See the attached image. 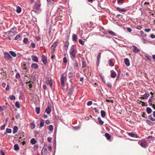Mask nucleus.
Instances as JSON below:
<instances>
[{
  "mask_svg": "<svg viewBox=\"0 0 155 155\" xmlns=\"http://www.w3.org/2000/svg\"><path fill=\"white\" fill-rule=\"evenodd\" d=\"M76 47L75 45H73L71 47L69 52L71 57L73 60L75 58V55L77 53L76 49L74 48H75Z\"/></svg>",
  "mask_w": 155,
  "mask_h": 155,
  "instance_id": "1",
  "label": "nucleus"
},
{
  "mask_svg": "<svg viewBox=\"0 0 155 155\" xmlns=\"http://www.w3.org/2000/svg\"><path fill=\"white\" fill-rule=\"evenodd\" d=\"M67 74L64 73H63L61 77V83L62 87H64L65 86V82L67 81Z\"/></svg>",
  "mask_w": 155,
  "mask_h": 155,
  "instance_id": "2",
  "label": "nucleus"
},
{
  "mask_svg": "<svg viewBox=\"0 0 155 155\" xmlns=\"http://www.w3.org/2000/svg\"><path fill=\"white\" fill-rule=\"evenodd\" d=\"M138 143L141 147L144 148L147 147L148 146V143L145 141L142 140H140L138 142Z\"/></svg>",
  "mask_w": 155,
  "mask_h": 155,
  "instance_id": "3",
  "label": "nucleus"
},
{
  "mask_svg": "<svg viewBox=\"0 0 155 155\" xmlns=\"http://www.w3.org/2000/svg\"><path fill=\"white\" fill-rule=\"evenodd\" d=\"M5 58L7 60H10L12 58V56L8 52H5L4 53Z\"/></svg>",
  "mask_w": 155,
  "mask_h": 155,
  "instance_id": "4",
  "label": "nucleus"
},
{
  "mask_svg": "<svg viewBox=\"0 0 155 155\" xmlns=\"http://www.w3.org/2000/svg\"><path fill=\"white\" fill-rule=\"evenodd\" d=\"M57 44L58 42L57 41H55L52 43L51 47L52 52H53L55 50V48L57 46Z\"/></svg>",
  "mask_w": 155,
  "mask_h": 155,
  "instance_id": "5",
  "label": "nucleus"
},
{
  "mask_svg": "<svg viewBox=\"0 0 155 155\" xmlns=\"http://www.w3.org/2000/svg\"><path fill=\"white\" fill-rule=\"evenodd\" d=\"M41 60L43 63L46 65L47 64V58L44 55H42L41 58Z\"/></svg>",
  "mask_w": 155,
  "mask_h": 155,
  "instance_id": "6",
  "label": "nucleus"
},
{
  "mask_svg": "<svg viewBox=\"0 0 155 155\" xmlns=\"http://www.w3.org/2000/svg\"><path fill=\"white\" fill-rule=\"evenodd\" d=\"M74 86H72L71 88L69 90L68 92V95L70 96H71L72 94L74 89Z\"/></svg>",
  "mask_w": 155,
  "mask_h": 155,
  "instance_id": "7",
  "label": "nucleus"
},
{
  "mask_svg": "<svg viewBox=\"0 0 155 155\" xmlns=\"http://www.w3.org/2000/svg\"><path fill=\"white\" fill-rule=\"evenodd\" d=\"M117 75L116 73L113 70L110 71V76L112 78H115Z\"/></svg>",
  "mask_w": 155,
  "mask_h": 155,
  "instance_id": "8",
  "label": "nucleus"
},
{
  "mask_svg": "<svg viewBox=\"0 0 155 155\" xmlns=\"http://www.w3.org/2000/svg\"><path fill=\"white\" fill-rule=\"evenodd\" d=\"M31 58L32 60L34 62H38V58L36 56H31Z\"/></svg>",
  "mask_w": 155,
  "mask_h": 155,
  "instance_id": "9",
  "label": "nucleus"
},
{
  "mask_svg": "<svg viewBox=\"0 0 155 155\" xmlns=\"http://www.w3.org/2000/svg\"><path fill=\"white\" fill-rule=\"evenodd\" d=\"M128 135L131 137L136 138L137 137V135L136 134H134L133 132L129 133H128Z\"/></svg>",
  "mask_w": 155,
  "mask_h": 155,
  "instance_id": "10",
  "label": "nucleus"
},
{
  "mask_svg": "<svg viewBox=\"0 0 155 155\" xmlns=\"http://www.w3.org/2000/svg\"><path fill=\"white\" fill-rule=\"evenodd\" d=\"M132 46L134 47L133 51L134 52H138L140 51L139 49L136 46L134 45H133Z\"/></svg>",
  "mask_w": 155,
  "mask_h": 155,
  "instance_id": "11",
  "label": "nucleus"
},
{
  "mask_svg": "<svg viewBox=\"0 0 155 155\" xmlns=\"http://www.w3.org/2000/svg\"><path fill=\"white\" fill-rule=\"evenodd\" d=\"M40 5H41L40 4H35L33 6V8L37 10L39 8Z\"/></svg>",
  "mask_w": 155,
  "mask_h": 155,
  "instance_id": "12",
  "label": "nucleus"
},
{
  "mask_svg": "<svg viewBox=\"0 0 155 155\" xmlns=\"http://www.w3.org/2000/svg\"><path fill=\"white\" fill-rule=\"evenodd\" d=\"M124 63L127 66H129L130 65V62L128 58H126L124 59Z\"/></svg>",
  "mask_w": 155,
  "mask_h": 155,
  "instance_id": "13",
  "label": "nucleus"
},
{
  "mask_svg": "<svg viewBox=\"0 0 155 155\" xmlns=\"http://www.w3.org/2000/svg\"><path fill=\"white\" fill-rule=\"evenodd\" d=\"M17 29L16 28H12L10 31H9V34L10 33H13L14 34L16 31Z\"/></svg>",
  "mask_w": 155,
  "mask_h": 155,
  "instance_id": "14",
  "label": "nucleus"
},
{
  "mask_svg": "<svg viewBox=\"0 0 155 155\" xmlns=\"http://www.w3.org/2000/svg\"><path fill=\"white\" fill-rule=\"evenodd\" d=\"M31 67L32 68H33L34 69H37L38 68V65L36 64L33 63L31 65Z\"/></svg>",
  "mask_w": 155,
  "mask_h": 155,
  "instance_id": "15",
  "label": "nucleus"
},
{
  "mask_svg": "<svg viewBox=\"0 0 155 155\" xmlns=\"http://www.w3.org/2000/svg\"><path fill=\"white\" fill-rule=\"evenodd\" d=\"M46 83L48 85H50L51 87L52 86V82L51 80H47L46 81Z\"/></svg>",
  "mask_w": 155,
  "mask_h": 155,
  "instance_id": "16",
  "label": "nucleus"
},
{
  "mask_svg": "<svg viewBox=\"0 0 155 155\" xmlns=\"http://www.w3.org/2000/svg\"><path fill=\"white\" fill-rule=\"evenodd\" d=\"M149 96V94L148 93H145L143 95V97H140V98L141 99H146L148 98Z\"/></svg>",
  "mask_w": 155,
  "mask_h": 155,
  "instance_id": "17",
  "label": "nucleus"
},
{
  "mask_svg": "<svg viewBox=\"0 0 155 155\" xmlns=\"http://www.w3.org/2000/svg\"><path fill=\"white\" fill-rule=\"evenodd\" d=\"M116 9L118 11H119L121 12H125L127 11V10L124 8H121L118 7H117L116 8Z\"/></svg>",
  "mask_w": 155,
  "mask_h": 155,
  "instance_id": "18",
  "label": "nucleus"
},
{
  "mask_svg": "<svg viewBox=\"0 0 155 155\" xmlns=\"http://www.w3.org/2000/svg\"><path fill=\"white\" fill-rule=\"evenodd\" d=\"M108 64L109 66L110 67H113L114 65V63L113 62L112 59H110L108 61Z\"/></svg>",
  "mask_w": 155,
  "mask_h": 155,
  "instance_id": "19",
  "label": "nucleus"
},
{
  "mask_svg": "<svg viewBox=\"0 0 155 155\" xmlns=\"http://www.w3.org/2000/svg\"><path fill=\"white\" fill-rule=\"evenodd\" d=\"M45 112L48 114H49L51 112V109L50 107H48L45 109Z\"/></svg>",
  "mask_w": 155,
  "mask_h": 155,
  "instance_id": "20",
  "label": "nucleus"
},
{
  "mask_svg": "<svg viewBox=\"0 0 155 155\" xmlns=\"http://www.w3.org/2000/svg\"><path fill=\"white\" fill-rule=\"evenodd\" d=\"M72 38L73 41H76L77 38V36L75 34H73L72 35Z\"/></svg>",
  "mask_w": 155,
  "mask_h": 155,
  "instance_id": "21",
  "label": "nucleus"
},
{
  "mask_svg": "<svg viewBox=\"0 0 155 155\" xmlns=\"http://www.w3.org/2000/svg\"><path fill=\"white\" fill-rule=\"evenodd\" d=\"M105 136L107 140H110L111 139V136L109 134L106 133L105 134Z\"/></svg>",
  "mask_w": 155,
  "mask_h": 155,
  "instance_id": "22",
  "label": "nucleus"
},
{
  "mask_svg": "<svg viewBox=\"0 0 155 155\" xmlns=\"http://www.w3.org/2000/svg\"><path fill=\"white\" fill-rule=\"evenodd\" d=\"M101 115L103 117H104L106 115L105 112L104 110H101Z\"/></svg>",
  "mask_w": 155,
  "mask_h": 155,
  "instance_id": "23",
  "label": "nucleus"
},
{
  "mask_svg": "<svg viewBox=\"0 0 155 155\" xmlns=\"http://www.w3.org/2000/svg\"><path fill=\"white\" fill-rule=\"evenodd\" d=\"M18 130V128L17 126H15L13 128V134H15L17 132Z\"/></svg>",
  "mask_w": 155,
  "mask_h": 155,
  "instance_id": "24",
  "label": "nucleus"
},
{
  "mask_svg": "<svg viewBox=\"0 0 155 155\" xmlns=\"http://www.w3.org/2000/svg\"><path fill=\"white\" fill-rule=\"evenodd\" d=\"M21 8L20 7L18 6L17 7V9L16 10V12L17 13H19L21 12Z\"/></svg>",
  "mask_w": 155,
  "mask_h": 155,
  "instance_id": "25",
  "label": "nucleus"
},
{
  "mask_svg": "<svg viewBox=\"0 0 155 155\" xmlns=\"http://www.w3.org/2000/svg\"><path fill=\"white\" fill-rule=\"evenodd\" d=\"M97 120H98V121L99 124H100L101 125L103 124L104 122L102 120H101V118L100 117H98L97 118Z\"/></svg>",
  "mask_w": 155,
  "mask_h": 155,
  "instance_id": "26",
  "label": "nucleus"
},
{
  "mask_svg": "<svg viewBox=\"0 0 155 155\" xmlns=\"http://www.w3.org/2000/svg\"><path fill=\"white\" fill-rule=\"evenodd\" d=\"M146 111L148 114H150L151 113L152 110L150 107H147L146 108Z\"/></svg>",
  "mask_w": 155,
  "mask_h": 155,
  "instance_id": "27",
  "label": "nucleus"
},
{
  "mask_svg": "<svg viewBox=\"0 0 155 155\" xmlns=\"http://www.w3.org/2000/svg\"><path fill=\"white\" fill-rule=\"evenodd\" d=\"M14 149L15 150H19V147L18 144H15L14 146Z\"/></svg>",
  "mask_w": 155,
  "mask_h": 155,
  "instance_id": "28",
  "label": "nucleus"
},
{
  "mask_svg": "<svg viewBox=\"0 0 155 155\" xmlns=\"http://www.w3.org/2000/svg\"><path fill=\"white\" fill-rule=\"evenodd\" d=\"M99 74L103 82L104 83H105V81L104 78V76L102 74V73H100Z\"/></svg>",
  "mask_w": 155,
  "mask_h": 155,
  "instance_id": "29",
  "label": "nucleus"
},
{
  "mask_svg": "<svg viewBox=\"0 0 155 155\" xmlns=\"http://www.w3.org/2000/svg\"><path fill=\"white\" fill-rule=\"evenodd\" d=\"M9 53L10 54L14 57H15L16 56V53L12 51H10Z\"/></svg>",
  "mask_w": 155,
  "mask_h": 155,
  "instance_id": "30",
  "label": "nucleus"
},
{
  "mask_svg": "<svg viewBox=\"0 0 155 155\" xmlns=\"http://www.w3.org/2000/svg\"><path fill=\"white\" fill-rule=\"evenodd\" d=\"M30 142L32 144H35L36 143V140L34 138H32L30 140Z\"/></svg>",
  "mask_w": 155,
  "mask_h": 155,
  "instance_id": "31",
  "label": "nucleus"
},
{
  "mask_svg": "<svg viewBox=\"0 0 155 155\" xmlns=\"http://www.w3.org/2000/svg\"><path fill=\"white\" fill-rule=\"evenodd\" d=\"M40 108L39 107H36L35 108V111L38 114L40 113Z\"/></svg>",
  "mask_w": 155,
  "mask_h": 155,
  "instance_id": "32",
  "label": "nucleus"
},
{
  "mask_svg": "<svg viewBox=\"0 0 155 155\" xmlns=\"http://www.w3.org/2000/svg\"><path fill=\"white\" fill-rule=\"evenodd\" d=\"M86 66V62L85 61H82V67L84 68Z\"/></svg>",
  "mask_w": 155,
  "mask_h": 155,
  "instance_id": "33",
  "label": "nucleus"
},
{
  "mask_svg": "<svg viewBox=\"0 0 155 155\" xmlns=\"http://www.w3.org/2000/svg\"><path fill=\"white\" fill-rule=\"evenodd\" d=\"M30 128L32 129V130L33 129H34L35 128V124L33 123H31L30 124Z\"/></svg>",
  "mask_w": 155,
  "mask_h": 155,
  "instance_id": "34",
  "label": "nucleus"
},
{
  "mask_svg": "<svg viewBox=\"0 0 155 155\" xmlns=\"http://www.w3.org/2000/svg\"><path fill=\"white\" fill-rule=\"evenodd\" d=\"M44 120L43 119H42L41 120L40 123V127H42L44 126Z\"/></svg>",
  "mask_w": 155,
  "mask_h": 155,
  "instance_id": "35",
  "label": "nucleus"
},
{
  "mask_svg": "<svg viewBox=\"0 0 155 155\" xmlns=\"http://www.w3.org/2000/svg\"><path fill=\"white\" fill-rule=\"evenodd\" d=\"M69 44V42L68 41H66L64 44V46L67 47L65 49L66 50H67L68 49Z\"/></svg>",
  "mask_w": 155,
  "mask_h": 155,
  "instance_id": "36",
  "label": "nucleus"
},
{
  "mask_svg": "<svg viewBox=\"0 0 155 155\" xmlns=\"http://www.w3.org/2000/svg\"><path fill=\"white\" fill-rule=\"evenodd\" d=\"M108 32L111 35L114 36H115L116 35L115 33L112 31H108Z\"/></svg>",
  "mask_w": 155,
  "mask_h": 155,
  "instance_id": "37",
  "label": "nucleus"
},
{
  "mask_svg": "<svg viewBox=\"0 0 155 155\" xmlns=\"http://www.w3.org/2000/svg\"><path fill=\"white\" fill-rule=\"evenodd\" d=\"M9 98L11 100H14L15 99V97L14 95H10Z\"/></svg>",
  "mask_w": 155,
  "mask_h": 155,
  "instance_id": "38",
  "label": "nucleus"
},
{
  "mask_svg": "<svg viewBox=\"0 0 155 155\" xmlns=\"http://www.w3.org/2000/svg\"><path fill=\"white\" fill-rule=\"evenodd\" d=\"M15 106L18 108H19L20 107V104L18 102H16L15 103Z\"/></svg>",
  "mask_w": 155,
  "mask_h": 155,
  "instance_id": "39",
  "label": "nucleus"
},
{
  "mask_svg": "<svg viewBox=\"0 0 155 155\" xmlns=\"http://www.w3.org/2000/svg\"><path fill=\"white\" fill-rule=\"evenodd\" d=\"M48 129L49 130L51 131L53 130V126L52 125H50L48 127Z\"/></svg>",
  "mask_w": 155,
  "mask_h": 155,
  "instance_id": "40",
  "label": "nucleus"
},
{
  "mask_svg": "<svg viewBox=\"0 0 155 155\" xmlns=\"http://www.w3.org/2000/svg\"><path fill=\"white\" fill-rule=\"evenodd\" d=\"M23 42L24 43L27 44L28 42V41L27 38H25L23 39Z\"/></svg>",
  "mask_w": 155,
  "mask_h": 155,
  "instance_id": "41",
  "label": "nucleus"
},
{
  "mask_svg": "<svg viewBox=\"0 0 155 155\" xmlns=\"http://www.w3.org/2000/svg\"><path fill=\"white\" fill-rule=\"evenodd\" d=\"M140 34H141V35L143 36V37H146L147 36V35L143 31H140Z\"/></svg>",
  "mask_w": 155,
  "mask_h": 155,
  "instance_id": "42",
  "label": "nucleus"
},
{
  "mask_svg": "<svg viewBox=\"0 0 155 155\" xmlns=\"http://www.w3.org/2000/svg\"><path fill=\"white\" fill-rule=\"evenodd\" d=\"M149 118L152 121H155V119L152 116V115H150L149 116Z\"/></svg>",
  "mask_w": 155,
  "mask_h": 155,
  "instance_id": "43",
  "label": "nucleus"
},
{
  "mask_svg": "<svg viewBox=\"0 0 155 155\" xmlns=\"http://www.w3.org/2000/svg\"><path fill=\"white\" fill-rule=\"evenodd\" d=\"M101 53H100L97 56V62H98V63L99 64V60L101 58Z\"/></svg>",
  "mask_w": 155,
  "mask_h": 155,
  "instance_id": "44",
  "label": "nucleus"
},
{
  "mask_svg": "<svg viewBox=\"0 0 155 155\" xmlns=\"http://www.w3.org/2000/svg\"><path fill=\"white\" fill-rule=\"evenodd\" d=\"M0 70H1V74H2V73L4 74H5L6 73V71L4 70L3 68H1L0 69Z\"/></svg>",
  "mask_w": 155,
  "mask_h": 155,
  "instance_id": "45",
  "label": "nucleus"
},
{
  "mask_svg": "<svg viewBox=\"0 0 155 155\" xmlns=\"http://www.w3.org/2000/svg\"><path fill=\"white\" fill-rule=\"evenodd\" d=\"M21 37V35H17L15 38V40H16L19 39Z\"/></svg>",
  "mask_w": 155,
  "mask_h": 155,
  "instance_id": "46",
  "label": "nucleus"
},
{
  "mask_svg": "<svg viewBox=\"0 0 155 155\" xmlns=\"http://www.w3.org/2000/svg\"><path fill=\"white\" fill-rule=\"evenodd\" d=\"M6 108L5 106H0V111H3Z\"/></svg>",
  "mask_w": 155,
  "mask_h": 155,
  "instance_id": "47",
  "label": "nucleus"
},
{
  "mask_svg": "<svg viewBox=\"0 0 155 155\" xmlns=\"http://www.w3.org/2000/svg\"><path fill=\"white\" fill-rule=\"evenodd\" d=\"M146 122V123L149 125H151L152 124V122L149 120H147Z\"/></svg>",
  "mask_w": 155,
  "mask_h": 155,
  "instance_id": "48",
  "label": "nucleus"
},
{
  "mask_svg": "<svg viewBox=\"0 0 155 155\" xmlns=\"http://www.w3.org/2000/svg\"><path fill=\"white\" fill-rule=\"evenodd\" d=\"M6 132L8 133H11L12 132V130L11 129L7 128L6 130Z\"/></svg>",
  "mask_w": 155,
  "mask_h": 155,
  "instance_id": "49",
  "label": "nucleus"
},
{
  "mask_svg": "<svg viewBox=\"0 0 155 155\" xmlns=\"http://www.w3.org/2000/svg\"><path fill=\"white\" fill-rule=\"evenodd\" d=\"M79 42L82 45H83L84 44V42L81 39L79 40Z\"/></svg>",
  "mask_w": 155,
  "mask_h": 155,
  "instance_id": "50",
  "label": "nucleus"
},
{
  "mask_svg": "<svg viewBox=\"0 0 155 155\" xmlns=\"http://www.w3.org/2000/svg\"><path fill=\"white\" fill-rule=\"evenodd\" d=\"M117 2L118 4L120 3L122 4L123 3L124 1L123 0H117Z\"/></svg>",
  "mask_w": 155,
  "mask_h": 155,
  "instance_id": "51",
  "label": "nucleus"
},
{
  "mask_svg": "<svg viewBox=\"0 0 155 155\" xmlns=\"http://www.w3.org/2000/svg\"><path fill=\"white\" fill-rule=\"evenodd\" d=\"M141 40H142V42L144 43H146L147 42V41L145 39H144V38H141Z\"/></svg>",
  "mask_w": 155,
  "mask_h": 155,
  "instance_id": "52",
  "label": "nucleus"
},
{
  "mask_svg": "<svg viewBox=\"0 0 155 155\" xmlns=\"http://www.w3.org/2000/svg\"><path fill=\"white\" fill-rule=\"evenodd\" d=\"M92 104V102L91 101H89L87 103V106H89L91 105Z\"/></svg>",
  "mask_w": 155,
  "mask_h": 155,
  "instance_id": "53",
  "label": "nucleus"
},
{
  "mask_svg": "<svg viewBox=\"0 0 155 155\" xmlns=\"http://www.w3.org/2000/svg\"><path fill=\"white\" fill-rule=\"evenodd\" d=\"M63 62L64 63H66L67 62V60L66 58V57H64L63 58Z\"/></svg>",
  "mask_w": 155,
  "mask_h": 155,
  "instance_id": "54",
  "label": "nucleus"
},
{
  "mask_svg": "<svg viewBox=\"0 0 155 155\" xmlns=\"http://www.w3.org/2000/svg\"><path fill=\"white\" fill-rule=\"evenodd\" d=\"M20 115L19 114H17L15 116V118L16 119H18L20 117Z\"/></svg>",
  "mask_w": 155,
  "mask_h": 155,
  "instance_id": "55",
  "label": "nucleus"
},
{
  "mask_svg": "<svg viewBox=\"0 0 155 155\" xmlns=\"http://www.w3.org/2000/svg\"><path fill=\"white\" fill-rule=\"evenodd\" d=\"M31 46L33 48H35V45L34 43H31Z\"/></svg>",
  "mask_w": 155,
  "mask_h": 155,
  "instance_id": "56",
  "label": "nucleus"
},
{
  "mask_svg": "<svg viewBox=\"0 0 155 155\" xmlns=\"http://www.w3.org/2000/svg\"><path fill=\"white\" fill-rule=\"evenodd\" d=\"M15 77L17 78H18L20 77V74L19 73H18L16 74Z\"/></svg>",
  "mask_w": 155,
  "mask_h": 155,
  "instance_id": "57",
  "label": "nucleus"
},
{
  "mask_svg": "<svg viewBox=\"0 0 155 155\" xmlns=\"http://www.w3.org/2000/svg\"><path fill=\"white\" fill-rule=\"evenodd\" d=\"M144 31L146 32H149L150 30L151 29L150 28H146L144 29Z\"/></svg>",
  "mask_w": 155,
  "mask_h": 155,
  "instance_id": "58",
  "label": "nucleus"
},
{
  "mask_svg": "<svg viewBox=\"0 0 155 155\" xmlns=\"http://www.w3.org/2000/svg\"><path fill=\"white\" fill-rule=\"evenodd\" d=\"M153 138H154V137H153L152 136H149L147 137V138H146V139H149L150 138H152V139H151V140H153Z\"/></svg>",
  "mask_w": 155,
  "mask_h": 155,
  "instance_id": "59",
  "label": "nucleus"
},
{
  "mask_svg": "<svg viewBox=\"0 0 155 155\" xmlns=\"http://www.w3.org/2000/svg\"><path fill=\"white\" fill-rule=\"evenodd\" d=\"M10 34H9V31L8 32V36L10 37V36H13V35H15V34L13 33H10Z\"/></svg>",
  "mask_w": 155,
  "mask_h": 155,
  "instance_id": "60",
  "label": "nucleus"
},
{
  "mask_svg": "<svg viewBox=\"0 0 155 155\" xmlns=\"http://www.w3.org/2000/svg\"><path fill=\"white\" fill-rule=\"evenodd\" d=\"M142 116L143 117H146V114L145 113L143 112L142 114Z\"/></svg>",
  "mask_w": 155,
  "mask_h": 155,
  "instance_id": "61",
  "label": "nucleus"
},
{
  "mask_svg": "<svg viewBox=\"0 0 155 155\" xmlns=\"http://www.w3.org/2000/svg\"><path fill=\"white\" fill-rule=\"evenodd\" d=\"M148 103L150 104L151 105L152 104V100L151 99H150L148 101Z\"/></svg>",
  "mask_w": 155,
  "mask_h": 155,
  "instance_id": "62",
  "label": "nucleus"
},
{
  "mask_svg": "<svg viewBox=\"0 0 155 155\" xmlns=\"http://www.w3.org/2000/svg\"><path fill=\"white\" fill-rule=\"evenodd\" d=\"M38 145H35L34 146V149L35 150H37L38 148Z\"/></svg>",
  "mask_w": 155,
  "mask_h": 155,
  "instance_id": "63",
  "label": "nucleus"
},
{
  "mask_svg": "<svg viewBox=\"0 0 155 155\" xmlns=\"http://www.w3.org/2000/svg\"><path fill=\"white\" fill-rule=\"evenodd\" d=\"M150 37L152 38H155V35L153 34L151 35Z\"/></svg>",
  "mask_w": 155,
  "mask_h": 155,
  "instance_id": "64",
  "label": "nucleus"
}]
</instances>
